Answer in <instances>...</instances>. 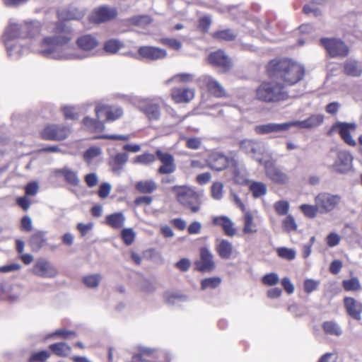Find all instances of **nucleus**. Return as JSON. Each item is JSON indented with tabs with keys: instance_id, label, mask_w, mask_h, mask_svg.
I'll return each instance as SVG.
<instances>
[{
	"instance_id": "50",
	"label": "nucleus",
	"mask_w": 362,
	"mask_h": 362,
	"mask_svg": "<svg viewBox=\"0 0 362 362\" xmlns=\"http://www.w3.org/2000/svg\"><path fill=\"white\" fill-rule=\"evenodd\" d=\"M51 356V353L46 350L33 352L29 359L30 362H45Z\"/></svg>"
},
{
	"instance_id": "5",
	"label": "nucleus",
	"mask_w": 362,
	"mask_h": 362,
	"mask_svg": "<svg viewBox=\"0 0 362 362\" xmlns=\"http://www.w3.org/2000/svg\"><path fill=\"white\" fill-rule=\"evenodd\" d=\"M320 44L331 58H345L349 54V46L340 38L322 37Z\"/></svg>"
},
{
	"instance_id": "25",
	"label": "nucleus",
	"mask_w": 362,
	"mask_h": 362,
	"mask_svg": "<svg viewBox=\"0 0 362 362\" xmlns=\"http://www.w3.org/2000/svg\"><path fill=\"white\" fill-rule=\"evenodd\" d=\"M54 174L55 176L63 175L66 182L69 185L77 186L80 183V179L78 177L77 173L67 167L55 169Z\"/></svg>"
},
{
	"instance_id": "9",
	"label": "nucleus",
	"mask_w": 362,
	"mask_h": 362,
	"mask_svg": "<svg viewBox=\"0 0 362 362\" xmlns=\"http://www.w3.org/2000/svg\"><path fill=\"white\" fill-rule=\"evenodd\" d=\"M32 273L39 277L52 279L58 275V270L49 261L40 258L33 266Z\"/></svg>"
},
{
	"instance_id": "17",
	"label": "nucleus",
	"mask_w": 362,
	"mask_h": 362,
	"mask_svg": "<svg viewBox=\"0 0 362 362\" xmlns=\"http://www.w3.org/2000/svg\"><path fill=\"white\" fill-rule=\"evenodd\" d=\"M195 266L197 270L202 272H209L214 269L213 255L207 248L200 250V259L195 262Z\"/></svg>"
},
{
	"instance_id": "63",
	"label": "nucleus",
	"mask_w": 362,
	"mask_h": 362,
	"mask_svg": "<svg viewBox=\"0 0 362 362\" xmlns=\"http://www.w3.org/2000/svg\"><path fill=\"white\" fill-rule=\"evenodd\" d=\"M216 250L219 255L226 257V242L223 239L217 238L216 241Z\"/></svg>"
},
{
	"instance_id": "51",
	"label": "nucleus",
	"mask_w": 362,
	"mask_h": 362,
	"mask_svg": "<svg viewBox=\"0 0 362 362\" xmlns=\"http://www.w3.org/2000/svg\"><path fill=\"white\" fill-rule=\"evenodd\" d=\"M262 284L267 286H274L279 282L277 274L271 272L264 275L261 279Z\"/></svg>"
},
{
	"instance_id": "14",
	"label": "nucleus",
	"mask_w": 362,
	"mask_h": 362,
	"mask_svg": "<svg viewBox=\"0 0 362 362\" xmlns=\"http://www.w3.org/2000/svg\"><path fill=\"white\" fill-rule=\"evenodd\" d=\"M96 117L100 119L101 115H106V121L112 122L119 119L123 115V110L119 106H110L103 103L97 104L95 109Z\"/></svg>"
},
{
	"instance_id": "52",
	"label": "nucleus",
	"mask_w": 362,
	"mask_h": 362,
	"mask_svg": "<svg viewBox=\"0 0 362 362\" xmlns=\"http://www.w3.org/2000/svg\"><path fill=\"white\" fill-rule=\"evenodd\" d=\"M124 46L123 43L118 40H110L104 45V49L110 53H115Z\"/></svg>"
},
{
	"instance_id": "56",
	"label": "nucleus",
	"mask_w": 362,
	"mask_h": 362,
	"mask_svg": "<svg viewBox=\"0 0 362 362\" xmlns=\"http://www.w3.org/2000/svg\"><path fill=\"white\" fill-rule=\"evenodd\" d=\"M156 160L154 155L151 153H144L136 157L134 160L135 163L148 165Z\"/></svg>"
},
{
	"instance_id": "18",
	"label": "nucleus",
	"mask_w": 362,
	"mask_h": 362,
	"mask_svg": "<svg viewBox=\"0 0 362 362\" xmlns=\"http://www.w3.org/2000/svg\"><path fill=\"white\" fill-rule=\"evenodd\" d=\"M138 54L139 59L158 60L165 58L167 56V52L156 47L143 46L139 47Z\"/></svg>"
},
{
	"instance_id": "30",
	"label": "nucleus",
	"mask_w": 362,
	"mask_h": 362,
	"mask_svg": "<svg viewBox=\"0 0 362 362\" xmlns=\"http://www.w3.org/2000/svg\"><path fill=\"white\" fill-rule=\"evenodd\" d=\"M125 220L124 215L122 212H117L107 215L105 218V223L114 229H119L124 226Z\"/></svg>"
},
{
	"instance_id": "38",
	"label": "nucleus",
	"mask_w": 362,
	"mask_h": 362,
	"mask_svg": "<svg viewBox=\"0 0 362 362\" xmlns=\"http://www.w3.org/2000/svg\"><path fill=\"white\" fill-rule=\"evenodd\" d=\"M3 291L6 294L8 299L11 301H17L20 300L23 293V286L21 284L12 285L9 290Z\"/></svg>"
},
{
	"instance_id": "7",
	"label": "nucleus",
	"mask_w": 362,
	"mask_h": 362,
	"mask_svg": "<svg viewBox=\"0 0 362 362\" xmlns=\"http://www.w3.org/2000/svg\"><path fill=\"white\" fill-rule=\"evenodd\" d=\"M314 201L320 210V214H325L332 211L338 206L341 201V197L339 194L322 192L315 197Z\"/></svg>"
},
{
	"instance_id": "1",
	"label": "nucleus",
	"mask_w": 362,
	"mask_h": 362,
	"mask_svg": "<svg viewBox=\"0 0 362 362\" xmlns=\"http://www.w3.org/2000/svg\"><path fill=\"white\" fill-rule=\"evenodd\" d=\"M54 35L45 37L37 45L31 49L47 58L57 60L82 59L94 54V49L98 46V40L91 35H84L76 40L77 47L83 52L80 53L74 47L69 46L71 40L62 24L54 25Z\"/></svg>"
},
{
	"instance_id": "55",
	"label": "nucleus",
	"mask_w": 362,
	"mask_h": 362,
	"mask_svg": "<svg viewBox=\"0 0 362 362\" xmlns=\"http://www.w3.org/2000/svg\"><path fill=\"white\" fill-rule=\"evenodd\" d=\"M136 237V233L132 228H124L122 231V238L124 243L129 245L133 243Z\"/></svg>"
},
{
	"instance_id": "39",
	"label": "nucleus",
	"mask_w": 362,
	"mask_h": 362,
	"mask_svg": "<svg viewBox=\"0 0 362 362\" xmlns=\"http://www.w3.org/2000/svg\"><path fill=\"white\" fill-rule=\"evenodd\" d=\"M49 349L59 356H66L71 352V347L66 343L59 342L49 345Z\"/></svg>"
},
{
	"instance_id": "41",
	"label": "nucleus",
	"mask_w": 362,
	"mask_h": 362,
	"mask_svg": "<svg viewBox=\"0 0 362 362\" xmlns=\"http://www.w3.org/2000/svg\"><path fill=\"white\" fill-rule=\"evenodd\" d=\"M232 167L230 169L233 175V181L239 185H247L250 180H247L243 175L241 174L238 168V164L235 161L231 160Z\"/></svg>"
},
{
	"instance_id": "29",
	"label": "nucleus",
	"mask_w": 362,
	"mask_h": 362,
	"mask_svg": "<svg viewBox=\"0 0 362 362\" xmlns=\"http://www.w3.org/2000/svg\"><path fill=\"white\" fill-rule=\"evenodd\" d=\"M209 165L216 170H223L226 167V157L216 153L210 155L208 160Z\"/></svg>"
},
{
	"instance_id": "42",
	"label": "nucleus",
	"mask_w": 362,
	"mask_h": 362,
	"mask_svg": "<svg viewBox=\"0 0 362 362\" xmlns=\"http://www.w3.org/2000/svg\"><path fill=\"white\" fill-rule=\"evenodd\" d=\"M299 209L303 215L308 218H315L320 214V210L316 204L314 205L303 204L299 206Z\"/></svg>"
},
{
	"instance_id": "6",
	"label": "nucleus",
	"mask_w": 362,
	"mask_h": 362,
	"mask_svg": "<svg viewBox=\"0 0 362 362\" xmlns=\"http://www.w3.org/2000/svg\"><path fill=\"white\" fill-rule=\"evenodd\" d=\"M137 352L133 358L139 362H163L169 361L166 353L163 351L144 346H138Z\"/></svg>"
},
{
	"instance_id": "20",
	"label": "nucleus",
	"mask_w": 362,
	"mask_h": 362,
	"mask_svg": "<svg viewBox=\"0 0 362 362\" xmlns=\"http://www.w3.org/2000/svg\"><path fill=\"white\" fill-rule=\"evenodd\" d=\"M324 121L322 115H311L309 117L301 121L290 122L291 127H296L300 129H313L320 126Z\"/></svg>"
},
{
	"instance_id": "35",
	"label": "nucleus",
	"mask_w": 362,
	"mask_h": 362,
	"mask_svg": "<svg viewBox=\"0 0 362 362\" xmlns=\"http://www.w3.org/2000/svg\"><path fill=\"white\" fill-rule=\"evenodd\" d=\"M208 62L213 66L224 67L226 65V55L223 50L211 52L208 57Z\"/></svg>"
},
{
	"instance_id": "44",
	"label": "nucleus",
	"mask_w": 362,
	"mask_h": 362,
	"mask_svg": "<svg viewBox=\"0 0 362 362\" xmlns=\"http://www.w3.org/2000/svg\"><path fill=\"white\" fill-rule=\"evenodd\" d=\"M221 279L217 276L204 279L201 281V288L202 290L216 288L221 284Z\"/></svg>"
},
{
	"instance_id": "53",
	"label": "nucleus",
	"mask_w": 362,
	"mask_h": 362,
	"mask_svg": "<svg viewBox=\"0 0 362 362\" xmlns=\"http://www.w3.org/2000/svg\"><path fill=\"white\" fill-rule=\"evenodd\" d=\"M274 208L278 215L285 216L288 212L289 204L287 201L280 200L274 203Z\"/></svg>"
},
{
	"instance_id": "48",
	"label": "nucleus",
	"mask_w": 362,
	"mask_h": 362,
	"mask_svg": "<svg viewBox=\"0 0 362 362\" xmlns=\"http://www.w3.org/2000/svg\"><path fill=\"white\" fill-rule=\"evenodd\" d=\"M102 153L100 147L92 146L87 149L83 153V159L88 163H90L93 159L99 156Z\"/></svg>"
},
{
	"instance_id": "32",
	"label": "nucleus",
	"mask_w": 362,
	"mask_h": 362,
	"mask_svg": "<svg viewBox=\"0 0 362 362\" xmlns=\"http://www.w3.org/2000/svg\"><path fill=\"white\" fill-rule=\"evenodd\" d=\"M249 190L255 199L264 196L267 192V185L262 182L250 181L247 184Z\"/></svg>"
},
{
	"instance_id": "4",
	"label": "nucleus",
	"mask_w": 362,
	"mask_h": 362,
	"mask_svg": "<svg viewBox=\"0 0 362 362\" xmlns=\"http://www.w3.org/2000/svg\"><path fill=\"white\" fill-rule=\"evenodd\" d=\"M172 192L176 197L179 203L190 209L193 213H197L200 209L201 197L192 187L187 185L174 186Z\"/></svg>"
},
{
	"instance_id": "60",
	"label": "nucleus",
	"mask_w": 362,
	"mask_h": 362,
	"mask_svg": "<svg viewBox=\"0 0 362 362\" xmlns=\"http://www.w3.org/2000/svg\"><path fill=\"white\" fill-rule=\"evenodd\" d=\"M341 240V237L336 233L332 232L330 233L326 238L327 245L333 247L339 245Z\"/></svg>"
},
{
	"instance_id": "34",
	"label": "nucleus",
	"mask_w": 362,
	"mask_h": 362,
	"mask_svg": "<svg viewBox=\"0 0 362 362\" xmlns=\"http://www.w3.org/2000/svg\"><path fill=\"white\" fill-rule=\"evenodd\" d=\"M25 36L35 37L40 31L41 24L37 21H26L23 23Z\"/></svg>"
},
{
	"instance_id": "28",
	"label": "nucleus",
	"mask_w": 362,
	"mask_h": 362,
	"mask_svg": "<svg viewBox=\"0 0 362 362\" xmlns=\"http://www.w3.org/2000/svg\"><path fill=\"white\" fill-rule=\"evenodd\" d=\"M200 81L206 86L208 90L214 95L220 97L223 95V88L211 76H204L200 78Z\"/></svg>"
},
{
	"instance_id": "8",
	"label": "nucleus",
	"mask_w": 362,
	"mask_h": 362,
	"mask_svg": "<svg viewBox=\"0 0 362 362\" xmlns=\"http://www.w3.org/2000/svg\"><path fill=\"white\" fill-rule=\"evenodd\" d=\"M25 37L23 23L19 24L14 21H11L4 35L5 46L9 55L15 54L13 52V41Z\"/></svg>"
},
{
	"instance_id": "13",
	"label": "nucleus",
	"mask_w": 362,
	"mask_h": 362,
	"mask_svg": "<svg viewBox=\"0 0 362 362\" xmlns=\"http://www.w3.org/2000/svg\"><path fill=\"white\" fill-rule=\"evenodd\" d=\"M70 133V129L69 127L51 124L47 125L41 132V136L47 140H63L66 139Z\"/></svg>"
},
{
	"instance_id": "36",
	"label": "nucleus",
	"mask_w": 362,
	"mask_h": 362,
	"mask_svg": "<svg viewBox=\"0 0 362 362\" xmlns=\"http://www.w3.org/2000/svg\"><path fill=\"white\" fill-rule=\"evenodd\" d=\"M324 332L328 335L339 337L342 334V329L340 326L333 320L325 321L322 325Z\"/></svg>"
},
{
	"instance_id": "61",
	"label": "nucleus",
	"mask_w": 362,
	"mask_h": 362,
	"mask_svg": "<svg viewBox=\"0 0 362 362\" xmlns=\"http://www.w3.org/2000/svg\"><path fill=\"white\" fill-rule=\"evenodd\" d=\"M223 185L221 183H214L211 187V194L214 199H220L223 196Z\"/></svg>"
},
{
	"instance_id": "26",
	"label": "nucleus",
	"mask_w": 362,
	"mask_h": 362,
	"mask_svg": "<svg viewBox=\"0 0 362 362\" xmlns=\"http://www.w3.org/2000/svg\"><path fill=\"white\" fill-rule=\"evenodd\" d=\"M243 222V233L244 234H255L257 233V224L255 222L254 216L251 211H247L244 213Z\"/></svg>"
},
{
	"instance_id": "33",
	"label": "nucleus",
	"mask_w": 362,
	"mask_h": 362,
	"mask_svg": "<svg viewBox=\"0 0 362 362\" xmlns=\"http://www.w3.org/2000/svg\"><path fill=\"white\" fill-rule=\"evenodd\" d=\"M84 127L90 132H101L105 129V124L99 119L86 117L83 120Z\"/></svg>"
},
{
	"instance_id": "49",
	"label": "nucleus",
	"mask_w": 362,
	"mask_h": 362,
	"mask_svg": "<svg viewBox=\"0 0 362 362\" xmlns=\"http://www.w3.org/2000/svg\"><path fill=\"white\" fill-rule=\"evenodd\" d=\"M45 243V233L42 231L35 233L30 238V244L36 250L41 248Z\"/></svg>"
},
{
	"instance_id": "11",
	"label": "nucleus",
	"mask_w": 362,
	"mask_h": 362,
	"mask_svg": "<svg viewBox=\"0 0 362 362\" xmlns=\"http://www.w3.org/2000/svg\"><path fill=\"white\" fill-rule=\"evenodd\" d=\"M136 105L150 121H157L160 119V109L154 100L149 98H141L136 102Z\"/></svg>"
},
{
	"instance_id": "16",
	"label": "nucleus",
	"mask_w": 362,
	"mask_h": 362,
	"mask_svg": "<svg viewBox=\"0 0 362 362\" xmlns=\"http://www.w3.org/2000/svg\"><path fill=\"white\" fill-rule=\"evenodd\" d=\"M156 156L161 162L162 165L158 168V173L160 174H170L175 171L176 165L173 155L163 152L161 150H157Z\"/></svg>"
},
{
	"instance_id": "43",
	"label": "nucleus",
	"mask_w": 362,
	"mask_h": 362,
	"mask_svg": "<svg viewBox=\"0 0 362 362\" xmlns=\"http://www.w3.org/2000/svg\"><path fill=\"white\" fill-rule=\"evenodd\" d=\"M102 280V275L100 274H92L86 275L83 278V284L88 288H95L98 286Z\"/></svg>"
},
{
	"instance_id": "40",
	"label": "nucleus",
	"mask_w": 362,
	"mask_h": 362,
	"mask_svg": "<svg viewBox=\"0 0 362 362\" xmlns=\"http://www.w3.org/2000/svg\"><path fill=\"white\" fill-rule=\"evenodd\" d=\"M341 285L345 291L356 292L361 288L360 281L357 277L344 279L342 281Z\"/></svg>"
},
{
	"instance_id": "62",
	"label": "nucleus",
	"mask_w": 362,
	"mask_h": 362,
	"mask_svg": "<svg viewBox=\"0 0 362 362\" xmlns=\"http://www.w3.org/2000/svg\"><path fill=\"white\" fill-rule=\"evenodd\" d=\"M161 42L176 50L180 49L182 47V43L179 40L174 38H163L161 40Z\"/></svg>"
},
{
	"instance_id": "19",
	"label": "nucleus",
	"mask_w": 362,
	"mask_h": 362,
	"mask_svg": "<svg viewBox=\"0 0 362 362\" xmlns=\"http://www.w3.org/2000/svg\"><path fill=\"white\" fill-rule=\"evenodd\" d=\"M116 15L117 11L115 8L101 6L94 11L90 16V21L93 23H100L113 18Z\"/></svg>"
},
{
	"instance_id": "64",
	"label": "nucleus",
	"mask_w": 362,
	"mask_h": 362,
	"mask_svg": "<svg viewBox=\"0 0 362 362\" xmlns=\"http://www.w3.org/2000/svg\"><path fill=\"white\" fill-rule=\"evenodd\" d=\"M281 284L288 294H291L294 292V286L288 277H284L281 281Z\"/></svg>"
},
{
	"instance_id": "45",
	"label": "nucleus",
	"mask_w": 362,
	"mask_h": 362,
	"mask_svg": "<svg viewBox=\"0 0 362 362\" xmlns=\"http://www.w3.org/2000/svg\"><path fill=\"white\" fill-rule=\"evenodd\" d=\"M276 254L279 257L291 261L296 258V252L293 249L286 247H280L276 249Z\"/></svg>"
},
{
	"instance_id": "27",
	"label": "nucleus",
	"mask_w": 362,
	"mask_h": 362,
	"mask_svg": "<svg viewBox=\"0 0 362 362\" xmlns=\"http://www.w3.org/2000/svg\"><path fill=\"white\" fill-rule=\"evenodd\" d=\"M85 15L83 9H78L75 7L70 8L68 10L61 11L58 13L60 21H65L69 20H80Z\"/></svg>"
},
{
	"instance_id": "10",
	"label": "nucleus",
	"mask_w": 362,
	"mask_h": 362,
	"mask_svg": "<svg viewBox=\"0 0 362 362\" xmlns=\"http://www.w3.org/2000/svg\"><path fill=\"white\" fill-rule=\"evenodd\" d=\"M356 129V125L354 123H347L337 122L331 127L329 134L332 132L337 131L341 139L350 146H356V141L351 136V132H354Z\"/></svg>"
},
{
	"instance_id": "59",
	"label": "nucleus",
	"mask_w": 362,
	"mask_h": 362,
	"mask_svg": "<svg viewBox=\"0 0 362 362\" xmlns=\"http://www.w3.org/2000/svg\"><path fill=\"white\" fill-rule=\"evenodd\" d=\"M193 75L190 74H179L174 76L173 78L166 81V83L168 84L173 81H178L181 82H189L192 81Z\"/></svg>"
},
{
	"instance_id": "15",
	"label": "nucleus",
	"mask_w": 362,
	"mask_h": 362,
	"mask_svg": "<svg viewBox=\"0 0 362 362\" xmlns=\"http://www.w3.org/2000/svg\"><path fill=\"white\" fill-rule=\"evenodd\" d=\"M343 304L347 315L352 319L359 321L361 320L362 303L353 297L345 296Z\"/></svg>"
},
{
	"instance_id": "47",
	"label": "nucleus",
	"mask_w": 362,
	"mask_h": 362,
	"mask_svg": "<svg viewBox=\"0 0 362 362\" xmlns=\"http://www.w3.org/2000/svg\"><path fill=\"white\" fill-rule=\"evenodd\" d=\"M76 336V334L73 331H68L64 329H59L56 330L55 332L48 334L45 339H58V338H62V339H69L74 337Z\"/></svg>"
},
{
	"instance_id": "46",
	"label": "nucleus",
	"mask_w": 362,
	"mask_h": 362,
	"mask_svg": "<svg viewBox=\"0 0 362 362\" xmlns=\"http://www.w3.org/2000/svg\"><path fill=\"white\" fill-rule=\"evenodd\" d=\"M163 298L165 302L169 305H175L186 299L184 296L179 295L172 291L165 292Z\"/></svg>"
},
{
	"instance_id": "37",
	"label": "nucleus",
	"mask_w": 362,
	"mask_h": 362,
	"mask_svg": "<svg viewBox=\"0 0 362 362\" xmlns=\"http://www.w3.org/2000/svg\"><path fill=\"white\" fill-rule=\"evenodd\" d=\"M240 148L246 153L255 155L259 150V144L255 140L244 139L240 143Z\"/></svg>"
},
{
	"instance_id": "31",
	"label": "nucleus",
	"mask_w": 362,
	"mask_h": 362,
	"mask_svg": "<svg viewBox=\"0 0 362 362\" xmlns=\"http://www.w3.org/2000/svg\"><path fill=\"white\" fill-rule=\"evenodd\" d=\"M158 188L157 183L153 180H144L137 182L135 189L142 194H151Z\"/></svg>"
},
{
	"instance_id": "3",
	"label": "nucleus",
	"mask_w": 362,
	"mask_h": 362,
	"mask_svg": "<svg viewBox=\"0 0 362 362\" xmlns=\"http://www.w3.org/2000/svg\"><path fill=\"white\" fill-rule=\"evenodd\" d=\"M262 81L255 90V97L265 103H276L287 100L290 95L284 85L276 79Z\"/></svg>"
},
{
	"instance_id": "54",
	"label": "nucleus",
	"mask_w": 362,
	"mask_h": 362,
	"mask_svg": "<svg viewBox=\"0 0 362 362\" xmlns=\"http://www.w3.org/2000/svg\"><path fill=\"white\" fill-rule=\"evenodd\" d=\"M282 227L284 230L287 233L296 230L297 224L296 223L294 218L291 215L287 216L286 218L283 221Z\"/></svg>"
},
{
	"instance_id": "12",
	"label": "nucleus",
	"mask_w": 362,
	"mask_h": 362,
	"mask_svg": "<svg viewBox=\"0 0 362 362\" xmlns=\"http://www.w3.org/2000/svg\"><path fill=\"white\" fill-rule=\"evenodd\" d=\"M264 170L267 177L274 184L284 185L289 181V176L272 162L264 163Z\"/></svg>"
},
{
	"instance_id": "23",
	"label": "nucleus",
	"mask_w": 362,
	"mask_h": 362,
	"mask_svg": "<svg viewBox=\"0 0 362 362\" xmlns=\"http://www.w3.org/2000/svg\"><path fill=\"white\" fill-rule=\"evenodd\" d=\"M343 73L349 76L360 77L362 75V62L356 59H349L343 64Z\"/></svg>"
},
{
	"instance_id": "21",
	"label": "nucleus",
	"mask_w": 362,
	"mask_h": 362,
	"mask_svg": "<svg viewBox=\"0 0 362 362\" xmlns=\"http://www.w3.org/2000/svg\"><path fill=\"white\" fill-rule=\"evenodd\" d=\"M290 127L291 124L289 122L283 124L269 123L256 126L255 131L258 134H267L272 132L287 131Z\"/></svg>"
},
{
	"instance_id": "58",
	"label": "nucleus",
	"mask_w": 362,
	"mask_h": 362,
	"mask_svg": "<svg viewBox=\"0 0 362 362\" xmlns=\"http://www.w3.org/2000/svg\"><path fill=\"white\" fill-rule=\"evenodd\" d=\"M128 159V155L125 153H117L114 157V162L116 166L113 167V170L119 169L122 165H124Z\"/></svg>"
},
{
	"instance_id": "22",
	"label": "nucleus",
	"mask_w": 362,
	"mask_h": 362,
	"mask_svg": "<svg viewBox=\"0 0 362 362\" xmlns=\"http://www.w3.org/2000/svg\"><path fill=\"white\" fill-rule=\"evenodd\" d=\"M352 160L353 158L349 152L340 151L333 167L339 173H345L350 169Z\"/></svg>"
},
{
	"instance_id": "24",
	"label": "nucleus",
	"mask_w": 362,
	"mask_h": 362,
	"mask_svg": "<svg viewBox=\"0 0 362 362\" xmlns=\"http://www.w3.org/2000/svg\"><path fill=\"white\" fill-rule=\"evenodd\" d=\"M171 96L175 103H187L194 98V90L192 88H173Z\"/></svg>"
},
{
	"instance_id": "57",
	"label": "nucleus",
	"mask_w": 362,
	"mask_h": 362,
	"mask_svg": "<svg viewBox=\"0 0 362 362\" xmlns=\"http://www.w3.org/2000/svg\"><path fill=\"white\" fill-rule=\"evenodd\" d=\"M319 285V281L311 279H305L303 283L304 291L307 293H310L311 292L317 290Z\"/></svg>"
},
{
	"instance_id": "2",
	"label": "nucleus",
	"mask_w": 362,
	"mask_h": 362,
	"mask_svg": "<svg viewBox=\"0 0 362 362\" xmlns=\"http://www.w3.org/2000/svg\"><path fill=\"white\" fill-rule=\"evenodd\" d=\"M305 71L303 64L286 57L272 59L266 66L267 76L280 81L285 88L300 82L305 76Z\"/></svg>"
}]
</instances>
